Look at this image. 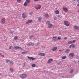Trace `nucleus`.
<instances>
[{
  "mask_svg": "<svg viewBox=\"0 0 79 79\" xmlns=\"http://www.w3.org/2000/svg\"><path fill=\"white\" fill-rule=\"evenodd\" d=\"M21 0H17V2H18V3H20L21 2Z\"/></svg>",
  "mask_w": 79,
  "mask_h": 79,
  "instance_id": "473e14b6",
  "label": "nucleus"
},
{
  "mask_svg": "<svg viewBox=\"0 0 79 79\" xmlns=\"http://www.w3.org/2000/svg\"><path fill=\"white\" fill-rule=\"evenodd\" d=\"M77 2H78V3H79V0H77Z\"/></svg>",
  "mask_w": 79,
  "mask_h": 79,
  "instance_id": "5fc2aeb1",
  "label": "nucleus"
},
{
  "mask_svg": "<svg viewBox=\"0 0 79 79\" xmlns=\"http://www.w3.org/2000/svg\"><path fill=\"white\" fill-rule=\"evenodd\" d=\"M28 5V3L27 2H25L24 4H23V5L24 6H27Z\"/></svg>",
  "mask_w": 79,
  "mask_h": 79,
  "instance_id": "bb28decb",
  "label": "nucleus"
},
{
  "mask_svg": "<svg viewBox=\"0 0 79 79\" xmlns=\"http://www.w3.org/2000/svg\"><path fill=\"white\" fill-rule=\"evenodd\" d=\"M9 62H10V60H6V63H8Z\"/></svg>",
  "mask_w": 79,
  "mask_h": 79,
  "instance_id": "7c9ffc66",
  "label": "nucleus"
},
{
  "mask_svg": "<svg viewBox=\"0 0 79 79\" xmlns=\"http://www.w3.org/2000/svg\"><path fill=\"white\" fill-rule=\"evenodd\" d=\"M59 13H60V12L58 10H56L55 11V14H56V15H58Z\"/></svg>",
  "mask_w": 79,
  "mask_h": 79,
  "instance_id": "412c9836",
  "label": "nucleus"
},
{
  "mask_svg": "<svg viewBox=\"0 0 79 79\" xmlns=\"http://www.w3.org/2000/svg\"><path fill=\"white\" fill-rule=\"evenodd\" d=\"M10 71L11 72H12L13 71V69H10Z\"/></svg>",
  "mask_w": 79,
  "mask_h": 79,
  "instance_id": "58836bf2",
  "label": "nucleus"
},
{
  "mask_svg": "<svg viewBox=\"0 0 79 79\" xmlns=\"http://www.w3.org/2000/svg\"><path fill=\"white\" fill-rule=\"evenodd\" d=\"M27 52H28V51H25L23 52H22V54H26Z\"/></svg>",
  "mask_w": 79,
  "mask_h": 79,
  "instance_id": "b1692460",
  "label": "nucleus"
},
{
  "mask_svg": "<svg viewBox=\"0 0 79 79\" xmlns=\"http://www.w3.org/2000/svg\"><path fill=\"white\" fill-rule=\"evenodd\" d=\"M72 47V46H71V45L70 46V47H69V48H71Z\"/></svg>",
  "mask_w": 79,
  "mask_h": 79,
  "instance_id": "de8ad7c7",
  "label": "nucleus"
},
{
  "mask_svg": "<svg viewBox=\"0 0 79 79\" xmlns=\"http://www.w3.org/2000/svg\"><path fill=\"white\" fill-rule=\"evenodd\" d=\"M14 49H15V48L16 49H19L22 50L23 49L20 47H18V46H14Z\"/></svg>",
  "mask_w": 79,
  "mask_h": 79,
  "instance_id": "6e6552de",
  "label": "nucleus"
},
{
  "mask_svg": "<svg viewBox=\"0 0 79 79\" xmlns=\"http://www.w3.org/2000/svg\"><path fill=\"white\" fill-rule=\"evenodd\" d=\"M44 16L45 18H49V15L48 14H46L44 15Z\"/></svg>",
  "mask_w": 79,
  "mask_h": 79,
  "instance_id": "f3484780",
  "label": "nucleus"
},
{
  "mask_svg": "<svg viewBox=\"0 0 79 79\" xmlns=\"http://www.w3.org/2000/svg\"><path fill=\"white\" fill-rule=\"evenodd\" d=\"M50 24V21H48L46 22V24L49 25Z\"/></svg>",
  "mask_w": 79,
  "mask_h": 79,
  "instance_id": "393cba45",
  "label": "nucleus"
},
{
  "mask_svg": "<svg viewBox=\"0 0 79 79\" xmlns=\"http://www.w3.org/2000/svg\"><path fill=\"white\" fill-rule=\"evenodd\" d=\"M77 6H79V4H77Z\"/></svg>",
  "mask_w": 79,
  "mask_h": 79,
  "instance_id": "864d4df0",
  "label": "nucleus"
},
{
  "mask_svg": "<svg viewBox=\"0 0 79 79\" xmlns=\"http://www.w3.org/2000/svg\"><path fill=\"white\" fill-rule=\"evenodd\" d=\"M52 26H53V25L52 24H49L48 25V28H50L51 27H52Z\"/></svg>",
  "mask_w": 79,
  "mask_h": 79,
  "instance_id": "a211bd4d",
  "label": "nucleus"
},
{
  "mask_svg": "<svg viewBox=\"0 0 79 79\" xmlns=\"http://www.w3.org/2000/svg\"><path fill=\"white\" fill-rule=\"evenodd\" d=\"M11 48H13V46H10V47L9 48V49H11Z\"/></svg>",
  "mask_w": 79,
  "mask_h": 79,
  "instance_id": "4c0bfd02",
  "label": "nucleus"
},
{
  "mask_svg": "<svg viewBox=\"0 0 79 79\" xmlns=\"http://www.w3.org/2000/svg\"><path fill=\"white\" fill-rule=\"evenodd\" d=\"M75 55V54L74 53H71L69 54V57H73Z\"/></svg>",
  "mask_w": 79,
  "mask_h": 79,
  "instance_id": "1a4fd4ad",
  "label": "nucleus"
},
{
  "mask_svg": "<svg viewBox=\"0 0 79 79\" xmlns=\"http://www.w3.org/2000/svg\"><path fill=\"white\" fill-rule=\"evenodd\" d=\"M58 65H60V63H58Z\"/></svg>",
  "mask_w": 79,
  "mask_h": 79,
  "instance_id": "603ef678",
  "label": "nucleus"
},
{
  "mask_svg": "<svg viewBox=\"0 0 79 79\" xmlns=\"http://www.w3.org/2000/svg\"><path fill=\"white\" fill-rule=\"evenodd\" d=\"M57 49V47H54L52 49V51L53 52L56 51Z\"/></svg>",
  "mask_w": 79,
  "mask_h": 79,
  "instance_id": "ddd939ff",
  "label": "nucleus"
},
{
  "mask_svg": "<svg viewBox=\"0 0 79 79\" xmlns=\"http://www.w3.org/2000/svg\"><path fill=\"white\" fill-rule=\"evenodd\" d=\"M34 1L35 2H37V1H38L39 0H34Z\"/></svg>",
  "mask_w": 79,
  "mask_h": 79,
  "instance_id": "49530a36",
  "label": "nucleus"
},
{
  "mask_svg": "<svg viewBox=\"0 0 79 79\" xmlns=\"http://www.w3.org/2000/svg\"><path fill=\"white\" fill-rule=\"evenodd\" d=\"M64 39H65V40H67V37H64Z\"/></svg>",
  "mask_w": 79,
  "mask_h": 79,
  "instance_id": "c03bdc74",
  "label": "nucleus"
},
{
  "mask_svg": "<svg viewBox=\"0 0 79 79\" xmlns=\"http://www.w3.org/2000/svg\"><path fill=\"white\" fill-rule=\"evenodd\" d=\"M63 11L65 12H67L69 11L68 9L66 7H63Z\"/></svg>",
  "mask_w": 79,
  "mask_h": 79,
  "instance_id": "9b49d317",
  "label": "nucleus"
},
{
  "mask_svg": "<svg viewBox=\"0 0 79 79\" xmlns=\"http://www.w3.org/2000/svg\"><path fill=\"white\" fill-rule=\"evenodd\" d=\"M0 23L2 24H5L6 23L5 18H2L0 21Z\"/></svg>",
  "mask_w": 79,
  "mask_h": 79,
  "instance_id": "f03ea898",
  "label": "nucleus"
},
{
  "mask_svg": "<svg viewBox=\"0 0 79 79\" xmlns=\"http://www.w3.org/2000/svg\"><path fill=\"white\" fill-rule=\"evenodd\" d=\"M41 7V5L40 4H38L35 7V8L36 10H40V9Z\"/></svg>",
  "mask_w": 79,
  "mask_h": 79,
  "instance_id": "7ed1b4c3",
  "label": "nucleus"
},
{
  "mask_svg": "<svg viewBox=\"0 0 79 79\" xmlns=\"http://www.w3.org/2000/svg\"><path fill=\"white\" fill-rule=\"evenodd\" d=\"M13 48H11V49H12Z\"/></svg>",
  "mask_w": 79,
  "mask_h": 79,
  "instance_id": "4d7b16f0",
  "label": "nucleus"
},
{
  "mask_svg": "<svg viewBox=\"0 0 79 79\" xmlns=\"http://www.w3.org/2000/svg\"><path fill=\"white\" fill-rule=\"evenodd\" d=\"M71 46H72V47L73 48H74L76 47L75 46V45H74V44H71Z\"/></svg>",
  "mask_w": 79,
  "mask_h": 79,
  "instance_id": "c756f323",
  "label": "nucleus"
},
{
  "mask_svg": "<svg viewBox=\"0 0 79 79\" xmlns=\"http://www.w3.org/2000/svg\"><path fill=\"white\" fill-rule=\"evenodd\" d=\"M26 65V64L25 63H23V66L24 67Z\"/></svg>",
  "mask_w": 79,
  "mask_h": 79,
  "instance_id": "79ce46f5",
  "label": "nucleus"
},
{
  "mask_svg": "<svg viewBox=\"0 0 79 79\" xmlns=\"http://www.w3.org/2000/svg\"><path fill=\"white\" fill-rule=\"evenodd\" d=\"M36 64H33L31 65V66L32 68H34L35 67Z\"/></svg>",
  "mask_w": 79,
  "mask_h": 79,
  "instance_id": "a878e982",
  "label": "nucleus"
},
{
  "mask_svg": "<svg viewBox=\"0 0 79 79\" xmlns=\"http://www.w3.org/2000/svg\"><path fill=\"white\" fill-rule=\"evenodd\" d=\"M64 25H65L67 27H68L69 26V24L68 23V21H64Z\"/></svg>",
  "mask_w": 79,
  "mask_h": 79,
  "instance_id": "20e7f679",
  "label": "nucleus"
},
{
  "mask_svg": "<svg viewBox=\"0 0 79 79\" xmlns=\"http://www.w3.org/2000/svg\"><path fill=\"white\" fill-rule=\"evenodd\" d=\"M18 39V36H15V37L14 38V40H17Z\"/></svg>",
  "mask_w": 79,
  "mask_h": 79,
  "instance_id": "4be33fe9",
  "label": "nucleus"
},
{
  "mask_svg": "<svg viewBox=\"0 0 79 79\" xmlns=\"http://www.w3.org/2000/svg\"><path fill=\"white\" fill-rule=\"evenodd\" d=\"M26 2L29 3L31 2V0H26Z\"/></svg>",
  "mask_w": 79,
  "mask_h": 79,
  "instance_id": "c85d7f7f",
  "label": "nucleus"
},
{
  "mask_svg": "<svg viewBox=\"0 0 79 79\" xmlns=\"http://www.w3.org/2000/svg\"><path fill=\"white\" fill-rule=\"evenodd\" d=\"M76 41L75 40H73V41H71L68 42V44H69L74 43Z\"/></svg>",
  "mask_w": 79,
  "mask_h": 79,
  "instance_id": "4468645a",
  "label": "nucleus"
},
{
  "mask_svg": "<svg viewBox=\"0 0 79 79\" xmlns=\"http://www.w3.org/2000/svg\"><path fill=\"white\" fill-rule=\"evenodd\" d=\"M32 20H28L26 22V24H29V23H32Z\"/></svg>",
  "mask_w": 79,
  "mask_h": 79,
  "instance_id": "f8f14e48",
  "label": "nucleus"
},
{
  "mask_svg": "<svg viewBox=\"0 0 79 79\" xmlns=\"http://www.w3.org/2000/svg\"><path fill=\"white\" fill-rule=\"evenodd\" d=\"M74 28L75 30H76L77 31H79V27L77 25H75L74 27Z\"/></svg>",
  "mask_w": 79,
  "mask_h": 79,
  "instance_id": "0eeeda50",
  "label": "nucleus"
},
{
  "mask_svg": "<svg viewBox=\"0 0 79 79\" xmlns=\"http://www.w3.org/2000/svg\"><path fill=\"white\" fill-rule=\"evenodd\" d=\"M57 19V18L56 17H54V20H56Z\"/></svg>",
  "mask_w": 79,
  "mask_h": 79,
  "instance_id": "c9c22d12",
  "label": "nucleus"
},
{
  "mask_svg": "<svg viewBox=\"0 0 79 79\" xmlns=\"http://www.w3.org/2000/svg\"><path fill=\"white\" fill-rule=\"evenodd\" d=\"M57 39H58V40H60L61 39V37H60V36L58 37V38H57Z\"/></svg>",
  "mask_w": 79,
  "mask_h": 79,
  "instance_id": "f704fd0d",
  "label": "nucleus"
},
{
  "mask_svg": "<svg viewBox=\"0 0 79 79\" xmlns=\"http://www.w3.org/2000/svg\"><path fill=\"white\" fill-rule=\"evenodd\" d=\"M35 35H36V34H35Z\"/></svg>",
  "mask_w": 79,
  "mask_h": 79,
  "instance_id": "bf43d9fd",
  "label": "nucleus"
},
{
  "mask_svg": "<svg viewBox=\"0 0 79 79\" xmlns=\"http://www.w3.org/2000/svg\"><path fill=\"white\" fill-rule=\"evenodd\" d=\"M31 45L32 46H33L34 45V44L33 43H31Z\"/></svg>",
  "mask_w": 79,
  "mask_h": 79,
  "instance_id": "e433bc0d",
  "label": "nucleus"
},
{
  "mask_svg": "<svg viewBox=\"0 0 79 79\" xmlns=\"http://www.w3.org/2000/svg\"><path fill=\"white\" fill-rule=\"evenodd\" d=\"M19 76L21 78L24 79L27 77V75L26 73H23L19 75Z\"/></svg>",
  "mask_w": 79,
  "mask_h": 79,
  "instance_id": "f257e3e1",
  "label": "nucleus"
},
{
  "mask_svg": "<svg viewBox=\"0 0 79 79\" xmlns=\"http://www.w3.org/2000/svg\"><path fill=\"white\" fill-rule=\"evenodd\" d=\"M40 44V43H38L37 44H36V46H38Z\"/></svg>",
  "mask_w": 79,
  "mask_h": 79,
  "instance_id": "ea45409f",
  "label": "nucleus"
},
{
  "mask_svg": "<svg viewBox=\"0 0 79 79\" xmlns=\"http://www.w3.org/2000/svg\"><path fill=\"white\" fill-rule=\"evenodd\" d=\"M33 37V35H31L30 36V37H29V38L30 39H31Z\"/></svg>",
  "mask_w": 79,
  "mask_h": 79,
  "instance_id": "72a5a7b5",
  "label": "nucleus"
},
{
  "mask_svg": "<svg viewBox=\"0 0 79 79\" xmlns=\"http://www.w3.org/2000/svg\"><path fill=\"white\" fill-rule=\"evenodd\" d=\"M74 71V70L73 69H71L70 71V73H72Z\"/></svg>",
  "mask_w": 79,
  "mask_h": 79,
  "instance_id": "cd10ccee",
  "label": "nucleus"
},
{
  "mask_svg": "<svg viewBox=\"0 0 79 79\" xmlns=\"http://www.w3.org/2000/svg\"><path fill=\"white\" fill-rule=\"evenodd\" d=\"M39 55L41 56H45V54L44 53H40L39 54Z\"/></svg>",
  "mask_w": 79,
  "mask_h": 79,
  "instance_id": "2eb2a0df",
  "label": "nucleus"
},
{
  "mask_svg": "<svg viewBox=\"0 0 79 79\" xmlns=\"http://www.w3.org/2000/svg\"><path fill=\"white\" fill-rule=\"evenodd\" d=\"M42 19V18L41 17H40L38 18V20L39 21H41Z\"/></svg>",
  "mask_w": 79,
  "mask_h": 79,
  "instance_id": "6ab92c4d",
  "label": "nucleus"
},
{
  "mask_svg": "<svg viewBox=\"0 0 79 79\" xmlns=\"http://www.w3.org/2000/svg\"><path fill=\"white\" fill-rule=\"evenodd\" d=\"M67 58V56H64L62 57L61 58L62 59H64Z\"/></svg>",
  "mask_w": 79,
  "mask_h": 79,
  "instance_id": "aec40b11",
  "label": "nucleus"
},
{
  "mask_svg": "<svg viewBox=\"0 0 79 79\" xmlns=\"http://www.w3.org/2000/svg\"><path fill=\"white\" fill-rule=\"evenodd\" d=\"M53 59H49L48 60V61L47 62V63L48 64H50L52 62V61H53Z\"/></svg>",
  "mask_w": 79,
  "mask_h": 79,
  "instance_id": "423d86ee",
  "label": "nucleus"
},
{
  "mask_svg": "<svg viewBox=\"0 0 79 79\" xmlns=\"http://www.w3.org/2000/svg\"><path fill=\"white\" fill-rule=\"evenodd\" d=\"M56 36L53 37V38L52 39V40L53 41H56L57 40V39H56Z\"/></svg>",
  "mask_w": 79,
  "mask_h": 79,
  "instance_id": "dca6fc26",
  "label": "nucleus"
},
{
  "mask_svg": "<svg viewBox=\"0 0 79 79\" xmlns=\"http://www.w3.org/2000/svg\"><path fill=\"white\" fill-rule=\"evenodd\" d=\"M9 62L10 63V64H14V63H13V61H11L10 60Z\"/></svg>",
  "mask_w": 79,
  "mask_h": 79,
  "instance_id": "2f4dec72",
  "label": "nucleus"
},
{
  "mask_svg": "<svg viewBox=\"0 0 79 79\" xmlns=\"http://www.w3.org/2000/svg\"><path fill=\"white\" fill-rule=\"evenodd\" d=\"M77 12H78V13H79V10H77Z\"/></svg>",
  "mask_w": 79,
  "mask_h": 79,
  "instance_id": "6e6d98bb",
  "label": "nucleus"
},
{
  "mask_svg": "<svg viewBox=\"0 0 79 79\" xmlns=\"http://www.w3.org/2000/svg\"><path fill=\"white\" fill-rule=\"evenodd\" d=\"M74 1H75V0H73Z\"/></svg>",
  "mask_w": 79,
  "mask_h": 79,
  "instance_id": "13d9d810",
  "label": "nucleus"
},
{
  "mask_svg": "<svg viewBox=\"0 0 79 79\" xmlns=\"http://www.w3.org/2000/svg\"><path fill=\"white\" fill-rule=\"evenodd\" d=\"M61 51H62V50H59V51L60 52Z\"/></svg>",
  "mask_w": 79,
  "mask_h": 79,
  "instance_id": "3c124183",
  "label": "nucleus"
},
{
  "mask_svg": "<svg viewBox=\"0 0 79 79\" xmlns=\"http://www.w3.org/2000/svg\"><path fill=\"white\" fill-rule=\"evenodd\" d=\"M32 14V13H30V15H31Z\"/></svg>",
  "mask_w": 79,
  "mask_h": 79,
  "instance_id": "09e8293b",
  "label": "nucleus"
},
{
  "mask_svg": "<svg viewBox=\"0 0 79 79\" xmlns=\"http://www.w3.org/2000/svg\"><path fill=\"white\" fill-rule=\"evenodd\" d=\"M27 58L30 60H34L36 59L35 58H34L32 57H30L29 56H27Z\"/></svg>",
  "mask_w": 79,
  "mask_h": 79,
  "instance_id": "39448f33",
  "label": "nucleus"
},
{
  "mask_svg": "<svg viewBox=\"0 0 79 79\" xmlns=\"http://www.w3.org/2000/svg\"><path fill=\"white\" fill-rule=\"evenodd\" d=\"M10 32H11V33H13L14 32V31H10Z\"/></svg>",
  "mask_w": 79,
  "mask_h": 79,
  "instance_id": "a18cd8bd",
  "label": "nucleus"
},
{
  "mask_svg": "<svg viewBox=\"0 0 79 79\" xmlns=\"http://www.w3.org/2000/svg\"><path fill=\"white\" fill-rule=\"evenodd\" d=\"M65 52L66 53H68L70 52V50L69 49H67L66 50Z\"/></svg>",
  "mask_w": 79,
  "mask_h": 79,
  "instance_id": "5701e85b",
  "label": "nucleus"
},
{
  "mask_svg": "<svg viewBox=\"0 0 79 79\" xmlns=\"http://www.w3.org/2000/svg\"><path fill=\"white\" fill-rule=\"evenodd\" d=\"M0 55L3 57H4V55H2V53H0Z\"/></svg>",
  "mask_w": 79,
  "mask_h": 79,
  "instance_id": "a19ab883",
  "label": "nucleus"
},
{
  "mask_svg": "<svg viewBox=\"0 0 79 79\" xmlns=\"http://www.w3.org/2000/svg\"><path fill=\"white\" fill-rule=\"evenodd\" d=\"M25 14L26 13H24L22 14V17H23V18L24 19H25V18H26L27 17V15H25Z\"/></svg>",
  "mask_w": 79,
  "mask_h": 79,
  "instance_id": "9d476101",
  "label": "nucleus"
},
{
  "mask_svg": "<svg viewBox=\"0 0 79 79\" xmlns=\"http://www.w3.org/2000/svg\"><path fill=\"white\" fill-rule=\"evenodd\" d=\"M58 17H59V18H61V17L60 16H59Z\"/></svg>",
  "mask_w": 79,
  "mask_h": 79,
  "instance_id": "8fccbe9b",
  "label": "nucleus"
},
{
  "mask_svg": "<svg viewBox=\"0 0 79 79\" xmlns=\"http://www.w3.org/2000/svg\"><path fill=\"white\" fill-rule=\"evenodd\" d=\"M27 45L28 46H30L31 45V44L28 43L27 44Z\"/></svg>",
  "mask_w": 79,
  "mask_h": 79,
  "instance_id": "37998d69",
  "label": "nucleus"
}]
</instances>
